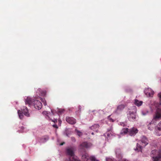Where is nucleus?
Returning <instances> with one entry per match:
<instances>
[{"label":"nucleus","mask_w":161,"mask_h":161,"mask_svg":"<svg viewBox=\"0 0 161 161\" xmlns=\"http://www.w3.org/2000/svg\"><path fill=\"white\" fill-rule=\"evenodd\" d=\"M25 116L27 117L30 116L29 114L28 113V111L27 107H25V109H24L21 111Z\"/></svg>","instance_id":"14"},{"label":"nucleus","mask_w":161,"mask_h":161,"mask_svg":"<svg viewBox=\"0 0 161 161\" xmlns=\"http://www.w3.org/2000/svg\"><path fill=\"white\" fill-rule=\"evenodd\" d=\"M53 126L54 128H58V126L57 125H53Z\"/></svg>","instance_id":"32"},{"label":"nucleus","mask_w":161,"mask_h":161,"mask_svg":"<svg viewBox=\"0 0 161 161\" xmlns=\"http://www.w3.org/2000/svg\"><path fill=\"white\" fill-rule=\"evenodd\" d=\"M33 104L35 108L37 109L42 108V104L41 102L37 100H35L33 101Z\"/></svg>","instance_id":"3"},{"label":"nucleus","mask_w":161,"mask_h":161,"mask_svg":"<svg viewBox=\"0 0 161 161\" xmlns=\"http://www.w3.org/2000/svg\"><path fill=\"white\" fill-rule=\"evenodd\" d=\"M138 130L136 128H132L130 130L129 132V134L131 136L134 135L138 132Z\"/></svg>","instance_id":"12"},{"label":"nucleus","mask_w":161,"mask_h":161,"mask_svg":"<svg viewBox=\"0 0 161 161\" xmlns=\"http://www.w3.org/2000/svg\"><path fill=\"white\" fill-rule=\"evenodd\" d=\"M64 111V110L63 109H59L58 110V112L60 114H61L63 113Z\"/></svg>","instance_id":"26"},{"label":"nucleus","mask_w":161,"mask_h":161,"mask_svg":"<svg viewBox=\"0 0 161 161\" xmlns=\"http://www.w3.org/2000/svg\"><path fill=\"white\" fill-rule=\"evenodd\" d=\"M46 94V92H43L42 94L43 95H45Z\"/></svg>","instance_id":"35"},{"label":"nucleus","mask_w":161,"mask_h":161,"mask_svg":"<svg viewBox=\"0 0 161 161\" xmlns=\"http://www.w3.org/2000/svg\"><path fill=\"white\" fill-rule=\"evenodd\" d=\"M70 161H80L79 159L77 158L76 157H73L72 158L70 157L69 158Z\"/></svg>","instance_id":"21"},{"label":"nucleus","mask_w":161,"mask_h":161,"mask_svg":"<svg viewBox=\"0 0 161 161\" xmlns=\"http://www.w3.org/2000/svg\"><path fill=\"white\" fill-rule=\"evenodd\" d=\"M106 161H113V160L111 158H106Z\"/></svg>","instance_id":"27"},{"label":"nucleus","mask_w":161,"mask_h":161,"mask_svg":"<svg viewBox=\"0 0 161 161\" xmlns=\"http://www.w3.org/2000/svg\"><path fill=\"white\" fill-rule=\"evenodd\" d=\"M82 158L83 161H87L89 158V157L86 154L83 155L82 156Z\"/></svg>","instance_id":"18"},{"label":"nucleus","mask_w":161,"mask_h":161,"mask_svg":"<svg viewBox=\"0 0 161 161\" xmlns=\"http://www.w3.org/2000/svg\"><path fill=\"white\" fill-rule=\"evenodd\" d=\"M89 158L91 161H98V160H96L95 157L94 156H92L89 157Z\"/></svg>","instance_id":"23"},{"label":"nucleus","mask_w":161,"mask_h":161,"mask_svg":"<svg viewBox=\"0 0 161 161\" xmlns=\"http://www.w3.org/2000/svg\"><path fill=\"white\" fill-rule=\"evenodd\" d=\"M158 96L160 99H161V92L158 94Z\"/></svg>","instance_id":"30"},{"label":"nucleus","mask_w":161,"mask_h":161,"mask_svg":"<svg viewBox=\"0 0 161 161\" xmlns=\"http://www.w3.org/2000/svg\"><path fill=\"white\" fill-rule=\"evenodd\" d=\"M110 116H109L108 117V118L109 119V120L110 121H111V122H114V120L112 118H110Z\"/></svg>","instance_id":"28"},{"label":"nucleus","mask_w":161,"mask_h":161,"mask_svg":"<svg viewBox=\"0 0 161 161\" xmlns=\"http://www.w3.org/2000/svg\"><path fill=\"white\" fill-rule=\"evenodd\" d=\"M161 118V104H159L157 108L154 119H158Z\"/></svg>","instance_id":"1"},{"label":"nucleus","mask_w":161,"mask_h":161,"mask_svg":"<svg viewBox=\"0 0 161 161\" xmlns=\"http://www.w3.org/2000/svg\"><path fill=\"white\" fill-rule=\"evenodd\" d=\"M71 140L74 142H75V137H71Z\"/></svg>","instance_id":"31"},{"label":"nucleus","mask_w":161,"mask_h":161,"mask_svg":"<svg viewBox=\"0 0 161 161\" xmlns=\"http://www.w3.org/2000/svg\"><path fill=\"white\" fill-rule=\"evenodd\" d=\"M116 153L117 154V151H116Z\"/></svg>","instance_id":"42"},{"label":"nucleus","mask_w":161,"mask_h":161,"mask_svg":"<svg viewBox=\"0 0 161 161\" xmlns=\"http://www.w3.org/2000/svg\"><path fill=\"white\" fill-rule=\"evenodd\" d=\"M43 114H47V111H43Z\"/></svg>","instance_id":"33"},{"label":"nucleus","mask_w":161,"mask_h":161,"mask_svg":"<svg viewBox=\"0 0 161 161\" xmlns=\"http://www.w3.org/2000/svg\"><path fill=\"white\" fill-rule=\"evenodd\" d=\"M152 125V124L151 123H150L148 125V129L150 130H152L153 129V127H151V125Z\"/></svg>","instance_id":"25"},{"label":"nucleus","mask_w":161,"mask_h":161,"mask_svg":"<svg viewBox=\"0 0 161 161\" xmlns=\"http://www.w3.org/2000/svg\"><path fill=\"white\" fill-rule=\"evenodd\" d=\"M155 129L157 135L160 136L161 135V121Z\"/></svg>","instance_id":"10"},{"label":"nucleus","mask_w":161,"mask_h":161,"mask_svg":"<svg viewBox=\"0 0 161 161\" xmlns=\"http://www.w3.org/2000/svg\"><path fill=\"white\" fill-rule=\"evenodd\" d=\"M129 129L127 128H123L121 132V134H126L128 132Z\"/></svg>","instance_id":"20"},{"label":"nucleus","mask_w":161,"mask_h":161,"mask_svg":"<svg viewBox=\"0 0 161 161\" xmlns=\"http://www.w3.org/2000/svg\"><path fill=\"white\" fill-rule=\"evenodd\" d=\"M158 153L157 151L156 150H153L151 152V155L154 161H158L160 158L159 156H154V155H156L157 153L158 154Z\"/></svg>","instance_id":"6"},{"label":"nucleus","mask_w":161,"mask_h":161,"mask_svg":"<svg viewBox=\"0 0 161 161\" xmlns=\"http://www.w3.org/2000/svg\"><path fill=\"white\" fill-rule=\"evenodd\" d=\"M75 131L77 132V135L78 136H80L82 135V133H81V132L80 131H79L76 129L75 130Z\"/></svg>","instance_id":"24"},{"label":"nucleus","mask_w":161,"mask_h":161,"mask_svg":"<svg viewBox=\"0 0 161 161\" xmlns=\"http://www.w3.org/2000/svg\"><path fill=\"white\" fill-rule=\"evenodd\" d=\"M44 104L45 105H46V103H44Z\"/></svg>","instance_id":"40"},{"label":"nucleus","mask_w":161,"mask_h":161,"mask_svg":"<svg viewBox=\"0 0 161 161\" xmlns=\"http://www.w3.org/2000/svg\"><path fill=\"white\" fill-rule=\"evenodd\" d=\"M146 94L149 97H152L154 94V92L150 88L146 89L144 91Z\"/></svg>","instance_id":"8"},{"label":"nucleus","mask_w":161,"mask_h":161,"mask_svg":"<svg viewBox=\"0 0 161 161\" xmlns=\"http://www.w3.org/2000/svg\"><path fill=\"white\" fill-rule=\"evenodd\" d=\"M49 139V137L47 136H45L40 138V142H45L47 141Z\"/></svg>","instance_id":"15"},{"label":"nucleus","mask_w":161,"mask_h":161,"mask_svg":"<svg viewBox=\"0 0 161 161\" xmlns=\"http://www.w3.org/2000/svg\"><path fill=\"white\" fill-rule=\"evenodd\" d=\"M99 127V125L97 124H94L90 127V129L96 131H97Z\"/></svg>","instance_id":"13"},{"label":"nucleus","mask_w":161,"mask_h":161,"mask_svg":"<svg viewBox=\"0 0 161 161\" xmlns=\"http://www.w3.org/2000/svg\"><path fill=\"white\" fill-rule=\"evenodd\" d=\"M112 129L111 128H110V129H108V131H112Z\"/></svg>","instance_id":"34"},{"label":"nucleus","mask_w":161,"mask_h":161,"mask_svg":"<svg viewBox=\"0 0 161 161\" xmlns=\"http://www.w3.org/2000/svg\"><path fill=\"white\" fill-rule=\"evenodd\" d=\"M25 103L31 105L33 104V101L31 98L28 97L26 100Z\"/></svg>","instance_id":"16"},{"label":"nucleus","mask_w":161,"mask_h":161,"mask_svg":"<svg viewBox=\"0 0 161 161\" xmlns=\"http://www.w3.org/2000/svg\"><path fill=\"white\" fill-rule=\"evenodd\" d=\"M80 106H78V108H79L80 109Z\"/></svg>","instance_id":"38"},{"label":"nucleus","mask_w":161,"mask_h":161,"mask_svg":"<svg viewBox=\"0 0 161 161\" xmlns=\"http://www.w3.org/2000/svg\"><path fill=\"white\" fill-rule=\"evenodd\" d=\"M66 120L68 123L71 125L75 124L76 122V119L72 117H67Z\"/></svg>","instance_id":"7"},{"label":"nucleus","mask_w":161,"mask_h":161,"mask_svg":"<svg viewBox=\"0 0 161 161\" xmlns=\"http://www.w3.org/2000/svg\"><path fill=\"white\" fill-rule=\"evenodd\" d=\"M137 147L136 150L138 151H141L142 149V146H141L140 144L137 143L136 145Z\"/></svg>","instance_id":"19"},{"label":"nucleus","mask_w":161,"mask_h":161,"mask_svg":"<svg viewBox=\"0 0 161 161\" xmlns=\"http://www.w3.org/2000/svg\"><path fill=\"white\" fill-rule=\"evenodd\" d=\"M141 141L142 144V145L145 147L148 143V141L147 138L144 136H142L141 137Z\"/></svg>","instance_id":"9"},{"label":"nucleus","mask_w":161,"mask_h":161,"mask_svg":"<svg viewBox=\"0 0 161 161\" xmlns=\"http://www.w3.org/2000/svg\"><path fill=\"white\" fill-rule=\"evenodd\" d=\"M120 157H121V158H122V157H121V155H120Z\"/></svg>","instance_id":"43"},{"label":"nucleus","mask_w":161,"mask_h":161,"mask_svg":"<svg viewBox=\"0 0 161 161\" xmlns=\"http://www.w3.org/2000/svg\"><path fill=\"white\" fill-rule=\"evenodd\" d=\"M120 124L121 125H122L123 126H125V124L124 123H120Z\"/></svg>","instance_id":"29"},{"label":"nucleus","mask_w":161,"mask_h":161,"mask_svg":"<svg viewBox=\"0 0 161 161\" xmlns=\"http://www.w3.org/2000/svg\"><path fill=\"white\" fill-rule=\"evenodd\" d=\"M92 135H94V133L92 132Z\"/></svg>","instance_id":"39"},{"label":"nucleus","mask_w":161,"mask_h":161,"mask_svg":"<svg viewBox=\"0 0 161 161\" xmlns=\"http://www.w3.org/2000/svg\"><path fill=\"white\" fill-rule=\"evenodd\" d=\"M142 103L143 102L142 101H139L137 99H135L134 102L135 104L138 106H141Z\"/></svg>","instance_id":"17"},{"label":"nucleus","mask_w":161,"mask_h":161,"mask_svg":"<svg viewBox=\"0 0 161 161\" xmlns=\"http://www.w3.org/2000/svg\"><path fill=\"white\" fill-rule=\"evenodd\" d=\"M18 112L20 119H22L24 117V116L23 114V113H22L21 111L19 110H18Z\"/></svg>","instance_id":"22"},{"label":"nucleus","mask_w":161,"mask_h":161,"mask_svg":"<svg viewBox=\"0 0 161 161\" xmlns=\"http://www.w3.org/2000/svg\"><path fill=\"white\" fill-rule=\"evenodd\" d=\"M51 112H52V113H53V111L52 110H51Z\"/></svg>","instance_id":"41"},{"label":"nucleus","mask_w":161,"mask_h":161,"mask_svg":"<svg viewBox=\"0 0 161 161\" xmlns=\"http://www.w3.org/2000/svg\"><path fill=\"white\" fill-rule=\"evenodd\" d=\"M52 121H53V122H55V121H56V122H57V119H55L54 121V120H52Z\"/></svg>","instance_id":"37"},{"label":"nucleus","mask_w":161,"mask_h":161,"mask_svg":"<svg viewBox=\"0 0 161 161\" xmlns=\"http://www.w3.org/2000/svg\"><path fill=\"white\" fill-rule=\"evenodd\" d=\"M64 143H65L64 142H63V143H60V145H63L64 144Z\"/></svg>","instance_id":"36"},{"label":"nucleus","mask_w":161,"mask_h":161,"mask_svg":"<svg viewBox=\"0 0 161 161\" xmlns=\"http://www.w3.org/2000/svg\"><path fill=\"white\" fill-rule=\"evenodd\" d=\"M125 106L123 104H121L117 106L115 113H119L122 111L125 108Z\"/></svg>","instance_id":"11"},{"label":"nucleus","mask_w":161,"mask_h":161,"mask_svg":"<svg viewBox=\"0 0 161 161\" xmlns=\"http://www.w3.org/2000/svg\"><path fill=\"white\" fill-rule=\"evenodd\" d=\"M67 154L69 156L72 158V157H74V149L73 147L67 148L66 150Z\"/></svg>","instance_id":"4"},{"label":"nucleus","mask_w":161,"mask_h":161,"mask_svg":"<svg viewBox=\"0 0 161 161\" xmlns=\"http://www.w3.org/2000/svg\"><path fill=\"white\" fill-rule=\"evenodd\" d=\"M136 117V112L135 111H130L129 114H127L128 119L130 121H133L135 120Z\"/></svg>","instance_id":"2"},{"label":"nucleus","mask_w":161,"mask_h":161,"mask_svg":"<svg viewBox=\"0 0 161 161\" xmlns=\"http://www.w3.org/2000/svg\"><path fill=\"white\" fill-rule=\"evenodd\" d=\"M92 146V144L91 143L85 142L80 144L79 147L80 149H82L85 148H88Z\"/></svg>","instance_id":"5"}]
</instances>
